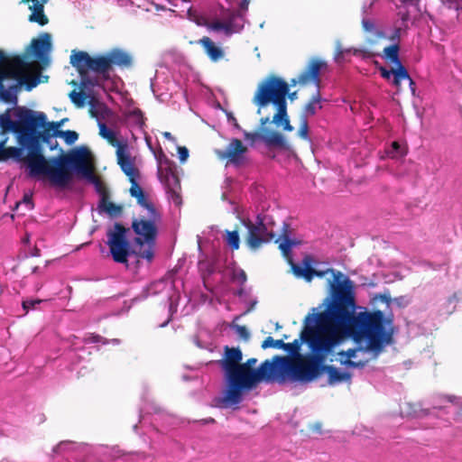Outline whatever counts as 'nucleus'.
<instances>
[{
  "label": "nucleus",
  "mask_w": 462,
  "mask_h": 462,
  "mask_svg": "<svg viewBox=\"0 0 462 462\" xmlns=\"http://www.w3.org/2000/svg\"><path fill=\"white\" fill-rule=\"evenodd\" d=\"M20 205H24L28 210L32 209L34 206L32 201V194L25 193L23 197L22 201L18 202L16 204V207H19Z\"/></svg>",
  "instance_id": "obj_50"
},
{
  "label": "nucleus",
  "mask_w": 462,
  "mask_h": 462,
  "mask_svg": "<svg viewBox=\"0 0 462 462\" xmlns=\"http://www.w3.org/2000/svg\"><path fill=\"white\" fill-rule=\"evenodd\" d=\"M327 63L319 60H312L306 70L299 75L298 82L301 85H306L310 81H313L318 87L319 86V71L325 68Z\"/></svg>",
  "instance_id": "obj_19"
},
{
  "label": "nucleus",
  "mask_w": 462,
  "mask_h": 462,
  "mask_svg": "<svg viewBox=\"0 0 462 462\" xmlns=\"http://www.w3.org/2000/svg\"><path fill=\"white\" fill-rule=\"evenodd\" d=\"M84 343H100L103 342V337L97 334H89L83 338Z\"/></svg>",
  "instance_id": "obj_55"
},
{
  "label": "nucleus",
  "mask_w": 462,
  "mask_h": 462,
  "mask_svg": "<svg viewBox=\"0 0 462 462\" xmlns=\"http://www.w3.org/2000/svg\"><path fill=\"white\" fill-rule=\"evenodd\" d=\"M357 350H358V348H350L346 351L339 352L338 355L341 356H346V359H351L356 356Z\"/></svg>",
  "instance_id": "obj_60"
},
{
  "label": "nucleus",
  "mask_w": 462,
  "mask_h": 462,
  "mask_svg": "<svg viewBox=\"0 0 462 462\" xmlns=\"http://www.w3.org/2000/svg\"><path fill=\"white\" fill-rule=\"evenodd\" d=\"M341 365L351 368H363L365 366V363L356 362L351 359L341 360Z\"/></svg>",
  "instance_id": "obj_53"
},
{
  "label": "nucleus",
  "mask_w": 462,
  "mask_h": 462,
  "mask_svg": "<svg viewBox=\"0 0 462 462\" xmlns=\"http://www.w3.org/2000/svg\"><path fill=\"white\" fill-rule=\"evenodd\" d=\"M171 199L173 200V202L176 204V205H180L181 204V197L180 195L175 191V190H171Z\"/></svg>",
  "instance_id": "obj_64"
},
{
  "label": "nucleus",
  "mask_w": 462,
  "mask_h": 462,
  "mask_svg": "<svg viewBox=\"0 0 462 462\" xmlns=\"http://www.w3.org/2000/svg\"><path fill=\"white\" fill-rule=\"evenodd\" d=\"M197 43L200 44L204 52L213 62H217L224 57V51L217 46L209 37L204 36L199 39Z\"/></svg>",
  "instance_id": "obj_21"
},
{
  "label": "nucleus",
  "mask_w": 462,
  "mask_h": 462,
  "mask_svg": "<svg viewBox=\"0 0 462 462\" xmlns=\"http://www.w3.org/2000/svg\"><path fill=\"white\" fill-rule=\"evenodd\" d=\"M214 152L220 161H226V167L231 162V142L224 148H215Z\"/></svg>",
  "instance_id": "obj_34"
},
{
  "label": "nucleus",
  "mask_w": 462,
  "mask_h": 462,
  "mask_svg": "<svg viewBox=\"0 0 462 462\" xmlns=\"http://www.w3.org/2000/svg\"><path fill=\"white\" fill-rule=\"evenodd\" d=\"M233 214L240 220L241 224L247 229L246 244L251 250H257L263 244L270 243L276 234L273 228H268L263 222L255 220L253 223L249 217H244L238 206L233 201Z\"/></svg>",
  "instance_id": "obj_10"
},
{
  "label": "nucleus",
  "mask_w": 462,
  "mask_h": 462,
  "mask_svg": "<svg viewBox=\"0 0 462 462\" xmlns=\"http://www.w3.org/2000/svg\"><path fill=\"white\" fill-rule=\"evenodd\" d=\"M32 11L29 16V21L37 23L41 26L46 25L49 23V18L44 14V6L42 3L33 4L30 6Z\"/></svg>",
  "instance_id": "obj_26"
},
{
  "label": "nucleus",
  "mask_w": 462,
  "mask_h": 462,
  "mask_svg": "<svg viewBox=\"0 0 462 462\" xmlns=\"http://www.w3.org/2000/svg\"><path fill=\"white\" fill-rule=\"evenodd\" d=\"M375 3V0H372L370 3H365L362 7V17L366 16L371 14L373 6Z\"/></svg>",
  "instance_id": "obj_58"
},
{
  "label": "nucleus",
  "mask_w": 462,
  "mask_h": 462,
  "mask_svg": "<svg viewBox=\"0 0 462 462\" xmlns=\"http://www.w3.org/2000/svg\"><path fill=\"white\" fill-rule=\"evenodd\" d=\"M154 156L158 162V173L160 175L164 173L166 179L171 177L179 183L178 177L174 172V162L168 158L163 150L160 148L157 152H154Z\"/></svg>",
  "instance_id": "obj_20"
},
{
  "label": "nucleus",
  "mask_w": 462,
  "mask_h": 462,
  "mask_svg": "<svg viewBox=\"0 0 462 462\" xmlns=\"http://www.w3.org/2000/svg\"><path fill=\"white\" fill-rule=\"evenodd\" d=\"M270 122H271V120H270L269 116L262 117L260 119V124L262 126H264L265 125H267ZM272 123H273L274 125H276L278 126L282 125V127L285 131L291 132L293 130V127L291 125L290 120H289V116H288V113H287V105L285 106L284 116H282L279 120H276V114H275L273 117Z\"/></svg>",
  "instance_id": "obj_29"
},
{
  "label": "nucleus",
  "mask_w": 462,
  "mask_h": 462,
  "mask_svg": "<svg viewBox=\"0 0 462 462\" xmlns=\"http://www.w3.org/2000/svg\"><path fill=\"white\" fill-rule=\"evenodd\" d=\"M263 143L268 148L276 147L282 150L288 148L283 135L279 133H272L271 134L264 135Z\"/></svg>",
  "instance_id": "obj_28"
},
{
  "label": "nucleus",
  "mask_w": 462,
  "mask_h": 462,
  "mask_svg": "<svg viewBox=\"0 0 462 462\" xmlns=\"http://www.w3.org/2000/svg\"><path fill=\"white\" fill-rule=\"evenodd\" d=\"M327 369L326 373L328 375V383L329 385H335L343 382H350L352 374L349 372H342L333 365L327 367Z\"/></svg>",
  "instance_id": "obj_24"
},
{
  "label": "nucleus",
  "mask_w": 462,
  "mask_h": 462,
  "mask_svg": "<svg viewBox=\"0 0 462 462\" xmlns=\"http://www.w3.org/2000/svg\"><path fill=\"white\" fill-rule=\"evenodd\" d=\"M234 379L235 383L248 390L255 388L260 382H285L282 363L276 360V356L272 360L263 361L256 369L247 368V365H242L241 364L234 365Z\"/></svg>",
  "instance_id": "obj_5"
},
{
  "label": "nucleus",
  "mask_w": 462,
  "mask_h": 462,
  "mask_svg": "<svg viewBox=\"0 0 462 462\" xmlns=\"http://www.w3.org/2000/svg\"><path fill=\"white\" fill-rule=\"evenodd\" d=\"M356 52V50L353 51L352 49H342L340 43L337 42V53L335 55V60L337 63H342V62L346 61V55H349L351 53L355 54Z\"/></svg>",
  "instance_id": "obj_40"
},
{
  "label": "nucleus",
  "mask_w": 462,
  "mask_h": 462,
  "mask_svg": "<svg viewBox=\"0 0 462 462\" xmlns=\"http://www.w3.org/2000/svg\"><path fill=\"white\" fill-rule=\"evenodd\" d=\"M64 121H65V119H62V120L57 121V122H51L48 124L45 122V125L42 127L50 128V133L53 134L56 136H59V134L57 133L62 132L61 130H59V128L62 125Z\"/></svg>",
  "instance_id": "obj_47"
},
{
  "label": "nucleus",
  "mask_w": 462,
  "mask_h": 462,
  "mask_svg": "<svg viewBox=\"0 0 462 462\" xmlns=\"http://www.w3.org/2000/svg\"><path fill=\"white\" fill-rule=\"evenodd\" d=\"M300 244L296 239L290 238L287 235L283 234V240L280 243L279 248L283 254V255L293 263L291 260V249L292 247L298 245Z\"/></svg>",
  "instance_id": "obj_31"
},
{
  "label": "nucleus",
  "mask_w": 462,
  "mask_h": 462,
  "mask_svg": "<svg viewBox=\"0 0 462 462\" xmlns=\"http://www.w3.org/2000/svg\"><path fill=\"white\" fill-rule=\"evenodd\" d=\"M132 63L131 55L120 48L94 56L84 51H73L70 64L79 74L81 89L70 91L69 97L71 102L77 107H83L88 97L84 88L100 87L104 82L113 81L116 77L115 67L125 69L131 67Z\"/></svg>",
  "instance_id": "obj_2"
},
{
  "label": "nucleus",
  "mask_w": 462,
  "mask_h": 462,
  "mask_svg": "<svg viewBox=\"0 0 462 462\" xmlns=\"http://www.w3.org/2000/svg\"><path fill=\"white\" fill-rule=\"evenodd\" d=\"M51 33L42 32L38 38L32 40L29 49L37 60L45 62L48 60V53L51 51Z\"/></svg>",
  "instance_id": "obj_17"
},
{
  "label": "nucleus",
  "mask_w": 462,
  "mask_h": 462,
  "mask_svg": "<svg viewBox=\"0 0 462 462\" xmlns=\"http://www.w3.org/2000/svg\"><path fill=\"white\" fill-rule=\"evenodd\" d=\"M28 68V64L20 56L10 58L3 68H0L6 79H15L17 82Z\"/></svg>",
  "instance_id": "obj_18"
},
{
  "label": "nucleus",
  "mask_w": 462,
  "mask_h": 462,
  "mask_svg": "<svg viewBox=\"0 0 462 462\" xmlns=\"http://www.w3.org/2000/svg\"><path fill=\"white\" fill-rule=\"evenodd\" d=\"M362 26L365 31L368 32H374L375 24L373 20L367 18L366 16L362 17Z\"/></svg>",
  "instance_id": "obj_51"
},
{
  "label": "nucleus",
  "mask_w": 462,
  "mask_h": 462,
  "mask_svg": "<svg viewBox=\"0 0 462 462\" xmlns=\"http://www.w3.org/2000/svg\"><path fill=\"white\" fill-rule=\"evenodd\" d=\"M234 383H236L234 381ZM249 391L248 389H244L242 386L237 385L236 383H233V405L238 404L241 400V392Z\"/></svg>",
  "instance_id": "obj_49"
},
{
  "label": "nucleus",
  "mask_w": 462,
  "mask_h": 462,
  "mask_svg": "<svg viewBox=\"0 0 462 462\" xmlns=\"http://www.w3.org/2000/svg\"><path fill=\"white\" fill-rule=\"evenodd\" d=\"M324 305L319 306L321 309ZM319 308H312L311 312L309 313L303 320V328L300 331V337L294 339L291 343H284L282 349L286 351L291 357L300 358V347L303 344L310 346L311 338L314 337L318 329L323 328L324 324H320L321 319H328L324 318V311L318 312Z\"/></svg>",
  "instance_id": "obj_8"
},
{
  "label": "nucleus",
  "mask_w": 462,
  "mask_h": 462,
  "mask_svg": "<svg viewBox=\"0 0 462 462\" xmlns=\"http://www.w3.org/2000/svg\"><path fill=\"white\" fill-rule=\"evenodd\" d=\"M404 29L402 25L400 27H395L393 31V34L391 37L393 41H399L402 33V30Z\"/></svg>",
  "instance_id": "obj_63"
},
{
  "label": "nucleus",
  "mask_w": 462,
  "mask_h": 462,
  "mask_svg": "<svg viewBox=\"0 0 462 462\" xmlns=\"http://www.w3.org/2000/svg\"><path fill=\"white\" fill-rule=\"evenodd\" d=\"M400 46L398 42L384 48L383 53L385 58L389 59L395 66H403L399 57Z\"/></svg>",
  "instance_id": "obj_30"
},
{
  "label": "nucleus",
  "mask_w": 462,
  "mask_h": 462,
  "mask_svg": "<svg viewBox=\"0 0 462 462\" xmlns=\"http://www.w3.org/2000/svg\"><path fill=\"white\" fill-rule=\"evenodd\" d=\"M324 318L330 319L341 338L352 337L356 342L365 341V351L376 358L393 340V319L381 310L356 313L354 295L343 289L334 291L327 298Z\"/></svg>",
  "instance_id": "obj_1"
},
{
  "label": "nucleus",
  "mask_w": 462,
  "mask_h": 462,
  "mask_svg": "<svg viewBox=\"0 0 462 462\" xmlns=\"http://www.w3.org/2000/svg\"><path fill=\"white\" fill-rule=\"evenodd\" d=\"M311 259L310 256H305L303 259V266L300 267L291 261V269L297 277H302L307 282H310L314 276L323 277L328 273H332L335 282H339V278L342 276L340 272H336L334 269H327L326 271H317L310 266Z\"/></svg>",
  "instance_id": "obj_16"
},
{
  "label": "nucleus",
  "mask_w": 462,
  "mask_h": 462,
  "mask_svg": "<svg viewBox=\"0 0 462 462\" xmlns=\"http://www.w3.org/2000/svg\"><path fill=\"white\" fill-rule=\"evenodd\" d=\"M162 221V215L156 209L146 210L145 214H141L132 221V229L136 235L134 242L137 245L143 246L144 244L154 245L158 236V226Z\"/></svg>",
  "instance_id": "obj_9"
},
{
  "label": "nucleus",
  "mask_w": 462,
  "mask_h": 462,
  "mask_svg": "<svg viewBox=\"0 0 462 462\" xmlns=\"http://www.w3.org/2000/svg\"><path fill=\"white\" fill-rule=\"evenodd\" d=\"M129 228L121 223H115L113 229L106 232L107 245L113 260L118 263H128V257L133 252L130 242L127 239Z\"/></svg>",
  "instance_id": "obj_11"
},
{
  "label": "nucleus",
  "mask_w": 462,
  "mask_h": 462,
  "mask_svg": "<svg viewBox=\"0 0 462 462\" xmlns=\"http://www.w3.org/2000/svg\"><path fill=\"white\" fill-rule=\"evenodd\" d=\"M98 208L100 210L105 211L109 217H116L123 213L124 208L121 205H116L109 200V196L104 194L100 199Z\"/></svg>",
  "instance_id": "obj_25"
},
{
  "label": "nucleus",
  "mask_w": 462,
  "mask_h": 462,
  "mask_svg": "<svg viewBox=\"0 0 462 462\" xmlns=\"http://www.w3.org/2000/svg\"><path fill=\"white\" fill-rule=\"evenodd\" d=\"M386 153L390 158L398 159L406 155V150L398 142H393Z\"/></svg>",
  "instance_id": "obj_33"
},
{
  "label": "nucleus",
  "mask_w": 462,
  "mask_h": 462,
  "mask_svg": "<svg viewBox=\"0 0 462 462\" xmlns=\"http://www.w3.org/2000/svg\"><path fill=\"white\" fill-rule=\"evenodd\" d=\"M224 370L225 385L220 396H216L211 401V406L216 408H228L231 406V346H225L224 358L217 360Z\"/></svg>",
  "instance_id": "obj_13"
},
{
  "label": "nucleus",
  "mask_w": 462,
  "mask_h": 462,
  "mask_svg": "<svg viewBox=\"0 0 462 462\" xmlns=\"http://www.w3.org/2000/svg\"><path fill=\"white\" fill-rule=\"evenodd\" d=\"M42 300H25L23 301L22 305L23 310L28 312L29 310L34 309L37 304H40Z\"/></svg>",
  "instance_id": "obj_52"
},
{
  "label": "nucleus",
  "mask_w": 462,
  "mask_h": 462,
  "mask_svg": "<svg viewBox=\"0 0 462 462\" xmlns=\"http://www.w3.org/2000/svg\"><path fill=\"white\" fill-rule=\"evenodd\" d=\"M237 5L236 10L233 9V33L240 32L244 29L249 0H240L237 2Z\"/></svg>",
  "instance_id": "obj_22"
},
{
  "label": "nucleus",
  "mask_w": 462,
  "mask_h": 462,
  "mask_svg": "<svg viewBox=\"0 0 462 462\" xmlns=\"http://www.w3.org/2000/svg\"><path fill=\"white\" fill-rule=\"evenodd\" d=\"M257 220L263 222L268 228H273L275 225L273 217L268 214H258L256 216Z\"/></svg>",
  "instance_id": "obj_48"
},
{
  "label": "nucleus",
  "mask_w": 462,
  "mask_h": 462,
  "mask_svg": "<svg viewBox=\"0 0 462 462\" xmlns=\"http://www.w3.org/2000/svg\"><path fill=\"white\" fill-rule=\"evenodd\" d=\"M96 188H97V192L100 194L101 198H103L104 194H106V196H109V192H108L106 187L105 186L104 183H102L98 180H96Z\"/></svg>",
  "instance_id": "obj_57"
},
{
  "label": "nucleus",
  "mask_w": 462,
  "mask_h": 462,
  "mask_svg": "<svg viewBox=\"0 0 462 462\" xmlns=\"http://www.w3.org/2000/svg\"><path fill=\"white\" fill-rule=\"evenodd\" d=\"M290 90L288 83L282 78L270 76L258 83L252 102L257 106V114L269 104L276 107V120L284 116L286 97Z\"/></svg>",
  "instance_id": "obj_6"
},
{
  "label": "nucleus",
  "mask_w": 462,
  "mask_h": 462,
  "mask_svg": "<svg viewBox=\"0 0 462 462\" xmlns=\"http://www.w3.org/2000/svg\"><path fill=\"white\" fill-rule=\"evenodd\" d=\"M149 248L145 249L138 254V255L143 259H146L147 261L151 262L153 259L154 254L152 247L153 245H148Z\"/></svg>",
  "instance_id": "obj_54"
},
{
  "label": "nucleus",
  "mask_w": 462,
  "mask_h": 462,
  "mask_svg": "<svg viewBox=\"0 0 462 462\" xmlns=\"http://www.w3.org/2000/svg\"><path fill=\"white\" fill-rule=\"evenodd\" d=\"M208 29L209 31H215V32L225 31L226 33H229L231 32V22L230 21L208 22Z\"/></svg>",
  "instance_id": "obj_37"
},
{
  "label": "nucleus",
  "mask_w": 462,
  "mask_h": 462,
  "mask_svg": "<svg viewBox=\"0 0 462 462\" xmlns=\"http://www.w3.org/2000/svg\"><path fill=\"white\" fill-rule=\"evenodd\" d=\"M222 190L220 193V198L223 201H230L231 196V179L226 177L224 180V185L222 186Z\"/></svg>",
  "instance_id": "obj_41"
},
{
  "label": "nucleus",
  "mask_w": 462,
  "mask_h": 462,
  "mask_svg": "<svg viewBox=\"0 0 462 462\" xmlns=\"http://www.w3.org/2000/svg\"><path fill=\"white\" fill-rule=\"evenodd\" d=\"M90 158V151L81 146L69 153H61L47 160L40 146L35 144L30 148L25 162L30 169L31 177L43 175L52 186L65 188L73 179V170L86 178L94 177Z\"/></svg>",
  "instance_id": "obj_3"
},
{
  "label": "nucleus",
  "mask_w": 462,
  "mask_h": 462,
  "mask_svg": "<svg viewBox=\"0 0 462 462\" xmlns=\"http://www.w3.org/2000/svg\"><path fill=\"white\" fill-rule=\"evenodd\" d=\"M99 134L112 146L116 147V160L120 167L122 166V161L125 164L133 161L128 151L127 143L119 142L116 133L109 129L105 124H99Z\"/></svg>",
  "instance_id": "obj_15"
},
{
  "label": "nucleus",
  "mask_w": 462,
  "mask_h": 462,
  "mask_svg": "<svg viewBox=\"0 0 462 462\" xmlns=\"http://www.w3.org/2000/svg\"><path fill=\"white\" fill-rule=\"evenodd\" d=\"M39 84L38 77L36 76H31L23 72V76L18 80V85L25 86V88L27 90H31L33 88H35Z\"/></svg>",
  "instance_id": "obj_35"
},
{
  "label": "nucleus",
  "mask_w": 462,
  "mask_h": 462,
  "mask_svg": "<svg viewBox=\"0 0 462 462\" xmlns=\"http://www.w3.org/2000/svg\"><path fill=\"white\" fill-rule=\"evenodd\" d=\"M284 346V342L282 339H273L272 337H268L264 339V341L262 343V348L266 349L269 347H276L282 349Z\"/></svg>",
  "instance_id": "obj_43"
},
{
  "label": "nucleus",
  "mask_w": 462,
  "mask_h": 462,
  "mask_svg": "<svg viewBox=\"0 0 462 462\" xmlns=\"http://www.w3.org/2000/svg\"><path fill=\"white\" fill-rule=\"evenodd\" d=\"M379 71L382 78L386 80L391 79L393 77L392 83L395 87H399L401 85V81L404 79H410V74L404 66H396L395 69H387L385 67L382 66L380 67Z\"/></svg>",
  "instance_id": "obj_23"
},
{
  "label": "nucleus",
  "mask_w": 462,
  "mask_h": 462,
  "mask_svg": "<svg viewBox=\"0 0 462 462\" xmlns=\"http://www.w3.org/2000/svg\"><path fill=\"white\" fill-rule=\"evenodd\" d=\"M246 281L245 272L233 261V296H236L239 302L245 306L242 315L252 311L258 302L257 297L253 295L252 287L246 285Z\"/></svg>",
  "instance_id": "obj_12"
},
{
  "label": "nucleus",
  "mask_w": 462,
  "mask_h": 462,
  "mask_svg": "<svg viewBox=\"0 0 462 462\" xmlns=\"http://www.w3.org/2000/svg\"><path fill=\"white\" fill-rule=\"evenodd\" d=\"M321 100L319 91L317 90L316 94L313 95L310 102L304 106L300 116H306V119H308L309 116H315L319 110L322 109Z\"/></svg>",
  "instance_id": "obj_27"
},
{
  "label": "nucleus",
  "mask_w": 462,
  "mask_h": 462,
  "mask_svg": "<svg viewBox=\"0 0 462 462\" xmlns=\"http://www.w3.org/2000/svg\"><path fill=\"white\" fill-rule=\"evenodd\" d=\"M243 315L240 314L238 316L233 317V330L237 334V336L242 338L244 341L247 342L250 337L251 334L249 330L245 326H241L238 324H236V322L242 317Z\"/></svg>",
  "instance_id": "obj_32"
},
{
  "label": "nucleus",
  "mask_w": 462,
  "mask_h": 462,
  "mask_svg": "<svg viewBox=\"0 0 462 462\" xmlns=\"http://www.w3.org/2000/svg\"><path fill=\"white\" fill-rule=\"evenodd\" d=\"M394 301L401 308H404L409 304V300L406 299L405 296L397 297L394 299Z\"/></svg>",
  "instance_id": "obj_61"
},
{
  "label": "nucleus",
  "mask_w": 462,
  "mask_h": 462,
  "mask_svg": "<svg viewBox=\"0 0 462 462\" xmlns=\"http://www.w3.org/2000/svg\"><path fill=\"white\" fill-rule=\"evenodd\" d=\"M16 116L18 121H13L8 115L0 116V132L2 135H5L7 132L12 131L21 137L28 138L35 133L39 126H43L47 119L44 113H35L26 108L19 109Z\"/></svg>",
  "instance_id": "obj_7"
},
{
  "label": "nucleus",
  "mask_w": 462,
  "mask_h": 462,
  "mask_svg": "<svg viewBox=\"0 0 462 462\" xmlns=\"http://www.w3.org/2000/svg\"><path fill=\"white\" fill-rule=\"evenodd\" d=\"M188 15H189V18L191 21L195 22L198 25L205 26L208 28L209 21L207 17L197 14V12L193 11L191 8L189 9Z\"/></svg>",
  "instance_id": "obj_39"
},
{
  "label": "nucleus",
  "mask_w": 462,
  "mask_h": 462,
  "mask_svg": "<svg viewBox=\"0 0 462 462\" xmlns=\"http://www.w3.org/2000/svg\"><path fill=\"white\" fill-rule=\"evenodd\" d=\"M323 328L318 329L310 343L312 354L307 364L293 363L288 356H276V360L282 365L284 381L309 383L315 380L330 365H324L327 356L339 346L343 339L330 319H321Z\"/></svg>",
  "instance_id": "obj_4"
},
{
  "label": "nucleus",
  "mask_w": 462,
  "mask_h": 462,
  "mask_svg": "<svg viewBox=\"0 0 462 462\" xmlns=\"http://www.w3.org/2000/svg\"><path fill=\"white\" fill-rule=\"evenodd\" d=\"M245 140L249 143L250 146L255 147L259 143H263V134L259 133H247L244 132Z\"/></svg>",
  "instance_id": "obj_38"
},
{
  "label": "nucleus",
  "mask_w": 462,
  "mask_h": 462,
  "mask_svg": "<svg viewBox=\"0 0 462 462\" xmlns=\"http://www.w3.org/2000/svg\"><path fill=\"white\" fill-rule=\"evenodd\" d=\"M54 137L57 136L50 133V128H44L42 133H39V138H41L43 143L48 144L51 150L55 149L58 145V142L53 139Z\"/></svg>",
  "instance_id": "obj_36"
},
{
  "label": "nucleus",
  "mask_w": 462,
  "mask_h": 462,
  "mask_svg": "<svg viewBox=\"0 0 462 462\" xmlns=\"http://www.w3.org/2000/svg\"><path fill=\"white\" fill-rule=\"evenodd\" d=\"M243 358V353L239 347H233V365H237Z\"/></svg>",
  "instance_id": "obj_56"
},
{
  "label": "nucleus",
  "mask_w": 462,
  "mask_h": 462,
  "mask_svg": "<svg viewBox=\"0 0 462 462\" xmlns=\"http://www.w3.org/2000/svg\"><path fill=\"white\" fill-rule=\"evenodd\" d=\"M245 151L246 148L243 143L236 138H233V164L236 162L237 153H245Z\"/></svg>",
  "instance_id": "obj_46"
},
{
  "label": "nucleus",
  "mask_w": 462,
  "mask_h": 462,
  "mask_svg": "<svg viewBox=\"0 0 462 462\" xmlns=\"http://www.w3.org/2000/svg\"><path fill=\"white\" fill-rule=\"evenodd\" d=\"M178 153L180 162H185L189 157V150L185 146H179Z\"/></svg>",
  "instance_id": "obj_59"
},
{
  "label": "nucleus",
  "mask_w": 462,
  "mask_h": 462,
  "mask_svg": "<svg viewBox=\"0 0 462 462\" xmlns=\"http://www.w3.org/2000/svg\"><path fill=\"white\" fill-rule=\"evenodd\" d=\"M120 168L122 171L128 177V180L131 183L129 189L130 194L132 197L136 199L137 203L145 210L156 208L154 205L148 199L143 189L137 182V179L139 178L140 173L139 170L134 166V161L126 164L122 161V166Z\"/></svg>",
  "instance_id": "obj_14"
},
{
  "label": "nucleus",
  "mask_w": 462,
  "mask_h": 462,
  "mask_svg": "<svg viewBox=\"0 0 462 462\" xmlns=\"http://www.w3.org/2000/svg\"><path fill=\"white\" fill-rule=\"evenodd\" d=\"M240 237L236 230H233V251L239 248Z\"/></svg>",
  "instance_id": "obj_62"
},
{
  "label": "nucleus",
  "mask_w": 462,
  "mask_h": 462,
  "mask_svg": "<svg viewBox=\"0 0 462 462\" xmlns=\"http://www.w3.org/2000/svg\"><path fill=\"white\" fill-rule=\"evenodd\" d=\"M397 15L401 20V25L406 30L411 20L410 12L405 7H399Z\"/></svg>",
  "instance_id": "obj_45"
},
{
  "label": "nucleus",
  "mask_w": 462,
  "mask_h": 462,
  "mask_svg": "<svg viewBox=\"0 0 462 462\" xmlns=\"http://www.w3.org/2000/svg\"><path fill=\"white\" fill-rule=\"evenodd\" d=\"M299 136L304 140L310 141L309 135V123L306 116H300V125L299 129Z\"/></svg>",
  "instance_id": "obj_44"
},
{
  "label": "nucleus",
  "mask_w": 462,
  "mask_h": 462,
  "mask_svg": "<svg viewBox=\"0 0 462 462\" xmlns=\"http://www.w3.org/2000/svg\"><path fill=\"white\" fill-rule=\"evenodd\" d=\"M57 134H59V137L64 138L67 144L74 143L79 138V134L71 130L58 132Z\"/></svg>",
  "instance_id": "obj_42"
}]
</instances>
